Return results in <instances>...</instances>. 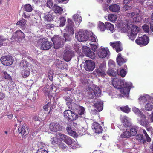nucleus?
Wrapping results in <instances>:
<instances>
[{
  "instance_id": "nucleus-1",
  "label": "nucleus",
  "mask_w": 153,
  "mask_h": 153,
  "mask_svg": "<svg viewBox=\"0 0 153 153\" xmlns=\"http://www.w3.org/2000/svg\"><path fill=\"white\" fill-rule=\"evenodd\" d=\"M118 85L120 87L116 88L120 90V91L122 94L127 96L129 94L132 86L131 83L125 82L124 80L119 79Z\"/></svg>"
},
{
  "instance_id": "nucleus-2",
  "label": "nucleus",
  "mask_w": 153,
  "mask_h": 153,
  "mask_svg": "<svg viewBox=\"0 0 153 153\" xmlns=\"http://www.w3.org/2000/svg\"><path fill=\"white\" fill-rule=\"evenodd\" d=\"M54 45V48L55 49H58L63 45L64 39L61 38L59 36H54L51 39Z\"/></svg>"
},
{
  "instance_id": "nucleus-3",
  "label": "nucleus",
  "mask_w": 153,
  "mask_h": 153,
  "mask_svg": "<svg viewBox=\"0 0 153 153\" xmlns=\"http://www.w3.org/2000/svg\"><path fill=\"white\" fill-rule=\"evenodd\" d=\"M63 115L65 118L68 120L73 121L77 118V114L70 110H66L63 112Z\"/></svg>"
},
{
  "instance_id": "nucleus-4",
  "label": "nucleus",
  "mask_w": 153,
  "mask_h": 153,
  "mask_svg": "<svg viewBox=\"0 0 153 153\" xmlns=\"http://www.w3.org/2000/svg\"><path fill=\"white\" fill-rule=\"evenodd\" d=\"M101 94V91L98 87H95L94 90L91 87L89 89L88 95L90 98H93L95 97H97L100 96Z\"/></svg>"
},
{
  "instance_id": "nucleus-5",
  "label": "nucleus",
  "mask_w": 153,
  "mask_h": 153,
  "mask_svg": "<svg viewBox=\"0 0 153 153\" xmlns=\"http://www.w3.org/2000/svg\"><path fill=\"white\" fill-rule=\"evenodd\" d=\"M74 55L73 51L69 48H66L64 51L63 56V59L66 62H69L71 60L72 58Z\"/></svg>"
},
{
  "instance_id": "nucleus-6",
  "label": "nucleus",
  "mask_w": 153,
  "mask_h": 153,
  "mask_svg": "<svg viewBox=\"0 0 153 153\" xmlns=\"http://www.w3.org/2000/svg\"><path fill=\"white\" fill-rule=\"evenodd\" d=\"M40 49L42 50H48L50 49L52 46V43L43 38L39 41Z\"/></svg>"
},
{
  "instance_id": "nucleus-7",
  "label": "nucleus",
  "mask_w": 153,
  "mask_h": 153,
  "mask_svg": "<svg viewBox=\"0 0 153 153\" xmlns=\"http://www.w3.org/2000/svg\"><path fill=\"white\" fill-rule=\"evenodd\" d=\"M1 63L4 66H9L11 65L14 61L13 57L9 55L4 56L0 59Z\"/></svg>"
},
{
  "instance_id": "nucleus-8",
  "label": "nucleus",
  "mask_w": 153,
  "mask_h": 153,
  "mask_svg": "<svg viewBox=\"0 0 153 153\" xmlns=\"http://www.w3.org/2000/svg\"><path fill=\"white\" fill-rule=\"evenodd\" d=\"M50 131L52 132H56L61 131L62 126L58 122H51L49 125Z\"/></svg>"
},
{
  "instance_id": "nucleus-9",
  "label": "nucleus",
  "mask_w": 153,
  "mask_h": 153,
  "mask_svg": "<svg viewBox=\"0 0 153 153\" xmlns=\"http://www.w3.org/2000/svg\"><path fill=\"white\" fill-rule=\"evenodd\" d=\"M149 38L145 35H144L143 37L138 38L135 40L136 43L139 45H146L149 42Z\"/></svg>"
},
{
  "instance_id": "nucleus-10",
  "label": "nucleus",
  "mask_w": 153,
  "mask_h": 153,
  "mask_svg": "<svg viewBox=\"0 0 153 153\" xmlns=\"http://www.w3.org/2000/svg\"><path fill=\"white\" fill-rule=\"evenodd\" d=\"M18 132L19 134L24 138L29 134V129L26 125H23L19 128Z\"/></svg>"
},
{
  "instance_id": "nucleus-11",
  "label": "nucleus",
  "mask_w": 153,
  "mask_h": 153,
  "mask_svg": "<svg viewBox=\"0 0 153 153\" xmlns=\"http://www.w3.org/2000/svg\"><path fill=\"white\" fill-rule=\"evenodd\" d=\"M140 118L137 119V123L143 127H147L149 124V122L146 119V116L144 114L139 116Z\"/></svg>"
},
{
  "instance_id": "nucleus-12",
  "label": "nucleus",
  "mask_w": 153,
  "mask_h": 153,
  "mask_svg": "<svg viewBox=\"0 0 153 153\" xmlns=\"http://www.w3.org/2000/svg\"><path fill=\"white\" fill-rule=\"evenodd\" d=\"M76 38L79 41L83 42L87 41L88 37L84 31H79L76 33Z\"/></svg>"
},
{
  "instance_id": "nucleus-13",
  "label": "nucleus",
  "mask_w": 153,
  "mask_h": 153,
  "mask_svg": "<svg viewBox=\"0 0 153 153\" xmlns=\"http://www.w3.org/2000/svg\"><path fill=\"white\" fill-rule=\"evenodd\" d=\"M57 135L60 137L63 141L69 146L71 145L72 144L74 140L71 138L60 133H58Z\"/></svg>"
},
{
  "instance_id": "nucleus-14",
  "label": "nucleus",
  "mask_w": 153,
  "mask_h": 153,
  "mask_svg": "<svg viewBox=\"0 0 153 153\" xmlns=\"http://www.w3.org/2000/svg\"><path fill=\"white\" fill-rule=\"evenodd\" d=\"M95 67V64L92 60H86L85 61L84 68L87 71H92Z\"/></svg>"
},
{
  "instance_id": "nucleus-15",
  "label": "nucleus",
  "mask_w": 153,
  "mask_h": 153,
  "mask_svg": "<svg viewBox=\"0 0 153 153\" xmlns=\"http://www.w3.org/2000/svg\"><path fill=\"white\" fill-rule=\"evenodd\" d=\"M83 51L86 56L91 58L92 59H94L95 57V53L91 51L90 48L87 46L83 47Z\"/></svg>"
},
{
  "instance_id": "nucleus-16",
  "label": "nucleus",
  "mask_w": 153,
  "mask_h": 153,
  "mask_svg": "<svg viewBox=\"0 0 153 153\" xmlns=\"http://www.w3.org/2000/svg\"><path fill=\"white\" fill-rule=\"evenodd\" d=\"M108 48H101L98 51V55L101 58H104L106 57L109 52Z\"/></svg>"
},
{
  "instance_id": "nucleus-17",
  "label": "nucleus",
  "mask_w": 153,
  "mask_h": 153,
  "mask_svg": "<svg viewBox=\"0 0 153 153\" xmlns=\"http://www.w3.org/2000/svg\"><path fill=\"white\" fill-rule=\"evenodd\" d=\"M12 38L14 39H17L19 41L25 38V35L21 30H17L12 36Z\"/></svg>"
},
{
  "instance_id": "nucleus-18",
  "label": "nucleus",
  "mask_w": 153,
  "mask_h": 153,
  "mask_svg": "<svg viewBox=\"0 0 153 153\" xmlns=\"http://www.w3.org/2000/svg\"><path fill=\"white\" fill-rule=\"evenodd\" d=\"M110 45L113 48L115 49L117 52H120L123 50V49L120 41L111 42L110 43Z\"/></svg>"
},
{
  "instance_id": "nucleus-19",
  "label": "nucleus",
  "mask_w": 153,
  "mask_h": 153,
  "mask_svg": "<svg viewBox=\"0 0 153 153\" xmlns=\"http://www.w3.org/2000/svg\"><path fill=\"white\" fill-rule=\"evenodd\" d=\"M92 128L96 133H100L102 131V128L101 125L96 122L93 123L92 126Z\"/></svg>"
},
{
  "instance_id": "nucleus-20",
  "label": "nucleus",
  "mask_w": 153,
  "mask_h": 153,
  "mask_svg": "<svg viewBox=\"0 0 153 153\" xmlns=\"http://www.w3.org/2000/svg\"><path fill=\"white\" fill-rule=\"evenodd\" d=\"M121 122L125 128L130 127L131 125V123L128 120V118L126 116H124L122 118Z\"/></svg>"
},
{
  "instance_id": "nucleus-21",
  "label": "nucleus",
  "mask_w": 153,
  "mask_h": 153,
  "mask_svg": "<svg viewBox=\"0 0 153 153\" xmlns=\"http://www.w3.org/2000/svg\"><path fill=\"white\" fill-rule=\"evenodd\" d=\"M108 9L111 12L118 13L119 12L120 7L117 4H112L108 7Z\"/></svg>"
},
{
  "instance_id": "nucleus-22",
  "label": "nucleus",
  "mask_w": 153,
  "mask_h": 153,
  "mask_svg": "<svg viewBox=\"0 0 153 153\" xmlns=\"http://www.w3.org/2000/svg\"><path fill=\"white\" fill-rule=\"evenodd\" d=\"M116 60L118 65L120 66H121L126 61V59H124L122 57L120 53H118Z\"/></svg>"
},
{
  "instance_id": "nucleus-23",
  "label": "nucleus",
  "mask_w": 153,
  "mask_h": 153,
  "mask_svg": "<svg viewBox=\"0 0 153 153\" xmlns=\"http://www.w3.org/2000/svg\"><path fill=\"white\" fill-rule=\"evenodd\" d=\"M105 29L110 31V32L112 33L114 31V25L108 22H105Z\"/></svg>"
},
{
  "instance_id": "nucleus-24",
  "label": "nucleus",
  "mask_w": 153,
  "mask_h": 153,
  "mask_svg": "<svg viewBox=\"0 0 153 153\" xmlns=\"http://www.w3.org/2000/svg\"><path fill=\"white\" fill-rule=\"evenodd\" d=\"M94 106L98 111H101L103 109V102L101 101H97L94 104Z\"/></svg>"
},
{
  "instance_id": "nucleus-25",
  "label": "nucleus",
  "mask_w": 153,
  "mask_h": 153,
  "mask_svg": "<svg viewBox=\"0 0 153 153\" xmlns=\"http://www.w3.org/2000/svg\"><path fill=\"white\" fill-rule=\"evenodd\" d=\"M27 21L24 19H22L19 20L16 23L17 25H19L20 27L22 29H25V28Z\"/></svg>"
},
{
  "instance_id": "nucleus-26",
  "label": "nucleus",
  "mask_w": 153,
  "mask_h": 153,
  "mask_svg": "<svg viewBox=\"0 0 153 153\" xmlns=\"http://www.w3.org/2000/svg\"><path fill=\"white\" fill-rule=\"evenodd\" d=\"M94 72L95 74L99 77L101 76L103 77H104L106 75L105 71L101 69L100 70L99 69H96L95 70Z\"/></svg>"
},
{
  "instance_id": "nucleus-27",
  "label": "nucleus",
  "mask_w": 153,
  "mask_h": 153,
  "mask_svg": "<svg viewBox=\"0 0 153 153\" xmlns=\"http://www.w3.org/2000/svg\"><path fill=\"white\" fill-rule=\"evenodd\" d=\"M53 10L56 13L61 14L62 13L63 9L59 6L57 5L56 4L54 5V7Z\"/></svg>"
},
{
  "instance_id": "nucleus-28",
  "label": "nucleus",
  "mask_w": 153,
  "mask_h": 153,
  "mask_svg": "<svg viewBox=\"0 0 153 153\" xmlns=\"http://www.w3.org/2000/svg\"><path fill=\"white\" fill-rule=\"evenodd\" d=\"M127 27L128 29L129 30L131 29V33H132V30L134 31L133 33H135V32H136V30H137V33L139 31V28L137 26L134 25H130V26H129V25H127Z\"/></svg>"
},
{
  "instance_id": "nucleus-29",
  "label": "nucleus",
  "mask_w": 153,
  "mask_h": 153,
  "mask_svg": "<svg viewBox=\"0 0 153 153\" xmlns=\"http://www.w3.org/2000/svg\"><path fill=\"white\" fill-rule=\"evenodd\" d=\"M131 137L130 131L126 130L123 132L120 136V137L122 138H129Z\"/></svg>"
},
{
  "instance_id": "nucleus-30",
  "label": "nucleus",
  "mask_w": 153,
  "mask_h": 153,
  "mask_svg": "<svg viewBox=\"0 0 153 153\" xmlns=\"http://www.w3.org/2000/svg\"><path fill=\"white\" fill-rule=\"evenodd\" d=\"M118 70L117 71L114 70L113 69H109L107 71V74L111 76H115L117 74H118Z\"/></svg>"
},
{
  "instance_id": "nucleus-31",
  "label": "nucleus",
  "mask_w": 153,
  "mask_h": 153,
  "mask_svg": "<svg viewBox=\"0 0 153 153\" xmlns=\"http://www.w3.org/2000/svg\"><path fill=\"white\" fill-rule=\"evenodd\" d=\"M52 107L51 106V104L50 102H48L43 107V109L44 111H47L48 110V108H49V111L48 112V114L52 110Z\"/></svg>"
},
{
  "instance_id": "nucleus-32",
  "label": "nucleus",
  "mask_w": 153,
  "mask_h": 153,
  "mask_svg": "<svg viewBox=\"0 0 153 153\" xmlns=\"http://www.w3.org/2000/svg\"><path fill=\"white\" fill-rule=\"evenodd\" d=\"M119 79L117 78H114L112 80V84L115 88H119L120 87L118 85Z\"/></svg>"
},
{
  "instance_id": "nucleus-33",
  "label": "nucleus",
  "mask_w": 153,
  "mask_h": 153,
  "mask_svg": "<svg viewBox=\"0 0 153 153\" xmlns=\"http://www.w3.org/2000/svg\"><path fill=\"white\" fill-rule=\"evenodd\" d=\"M138 129V128L136 126H134L131 128L130 132V135L132 136H134L137 133V132Z\"/></svg>"
},
{
  "instance_id": "nucleus-34",
  "label": "nucleus",
  "mask_w": 153,
  "mask_h": 153,
  "mask_svg": "<svg viewBox=\"0 0 153 153\" xmlns=\"http://www.w3.org/2000/svg\"><path fill=\"white\" fill-rule=\"evenodd\" d=\"M24 10L27 12H31L33 10L31 5L29 4H27L24 6Z\"/></svg>"
},
{
  "instance_id": "nucleus-35",
  "label": "nucleus",
  "mask_w": 153,
  "mask_h": 153,
  "mask_svg": "<svg viewBox=\"0 0 153 153\" xmlns=\"http://www.w3.org/2000/svg\"><path fill=\"white\" fill-rule=\"evenodd\" d=\"M108 18L110 21L114 22L117 20V16L115 14H109L108 16Z\"/></svg>"
},
{
  "instance_id": "nucleus-36",
  "label": "nucleus",
  "mask_w": 153,
  "mask_h": 153,
  "mask_svg": "<svg viewBox=\"0 0 153 153\" xmlns=\"http://www.w3.org/2000/svg\"><path fill=\"white\" fill-rule=\"evenodd\" d=\"M98 27L100 30L104 31L105 30V23L104 24L101 22H99L98 24Z\"/></svg>"
},
{
  "instance_id": "nucleus-37",
  "label": "nucleus",
  "mask_w": 153,
  "mask_h": 153,
  "mask_svg": "<svg viewBox=\"0 0 153 153\" xmlns=\"http://www.w3.org/2000/svg\"><path fill=\"white\" fill-rule=\"evenodd\" d=\"M119 108L121 111L125 113H128L130 111V108L128 106L120 107Z\"/></svg>"
},
{
  "instance_id": "nucleus-38",
  "label": "nucleus",
  "mask_w": 153,
  "mask_h": 153,
  "mask_svg": "<svg viewBox=\"0 0 153 153\" xmlns=\"http://www.w3.org/2000/svg\"><path fill=\"white\" fill-rule=\"evenodd\" d=\"M22 76L25 78L28 77L30 74V72L28 70H24L21 73Z\"/></svg>"
},
{
  "instance_id": "nucleus-39",
  "label": "nucleus",
  "mask_w": 153,
  "mask_h": 153,
  "mask_svg": "<svg viewBox=\"0 0 153 153\" xmlns=\"http://www.w3.org/2000/svg\"><path fill=\"white\" fill-rule=\"evenodd\" d=\"M64 99L65 100L66 105L70 107V106L71 105V102L73 100L69 96L64 97Z\"/></svg>"
},
{
  "instance_id": "nucleus-40",
  "label": "nucleus",
  "mask_w": 153,
  "mask_h": 153,
  "mask_svg": "<svg viewBox=\"0 0 153 153\" xmlns=\"http://www.w3.org/2000/svg\"><path fill=\"white\" fill-rule=\"evenodd\" d=\"M28 62L25 60H22L20 63V66L23 69L26 68L28 67Z\"/></svg>"
},
{
  "instance_id": "nucleus-41",
  "label": "nucleus",
  "mask_w": 153,
  "mask_h": 153,
  "mask_svg": "<svg viewBox=\"0 0 153 153\" xmlns=\"http://www.w3.org/2000/svg\"><path fill=\"white\" fill-rule=\"evenodd\" d=\"M45 20L48 21H51L52 20L53 17L52 15L48 13H45L44 17Z\"/></svg>"
},
{
  "instance_id": "nucleus-42",
  "label": "nucleus",
  "mask_w": 153,
  "mask_h": 153,
  "mask_svg": "<svg viewBox=\"0 0 153 153\" xmlns=\"http://www.w3.org/2000/svg\"><path fill=\"white\" fill-rule=\"evenodd\" d=\"M133 31H133V30H132V33H131L130 34L129 36V37L130 39L132 41H133L134 40L136 37V36L137 34V30H136V32H135V33H133Z\"/></svg>"
},
{
  "instance_id": "nucleus-43",
  "label": "nucleus",
  "mask_w": 153,
  "mask_h": 153,
  "mask_svg": "<svg viewBox=\"0 0 153 153\" xmlns=\"http://www.w3.org/2000/svg\"><path fill=\"white\" fill-rule=\"evenodd\" d=\"M133 111L137 115H138L139 116H140L142 114H143V113L138 108L134 107L132 109Z\"/></svg>"
},
{
  "instance_id": "nucleus-44",
  "label": "nucleus",
  "mask_w": 153,
  "mask_h": 153,
  "mask_svg": "<svg viewBox=\"0 0 153 153\" xmlns=\"http://www.w3.org/2000/svg\"><path fill=\"white\" fill-rule=\"evenodd\" d=\"M74 20L76 22H78V23L79 24L82 21V18L81 16H79V15H74Z\"/></svg>"
},
{
  "instance_id": "nucleus-45",
  "label": "nucleus",
  "mask_w": 153,
  "mask_h": 153,
  "mask_svg": "<svg viewBox=\"0 0 153 153\" xmlns=\"http://www.w3.org/2000/svg\"><path fill=\"white\" fill-rule=\"evenodd\" d=\"M127 73L126 69L124 70V69L122 68L120 70L118 74L120 75L121 77H123L125 76Z\"/></svg>"
},
{
  "instance_id": "nucleus-46",
  "label": "nucleus",
  "mask_w": 153,
  "mask_h": 153,
  "mask_svg": "<svg viewBox=\"0 0 153 153\" xmlns=\"http://www.w3.org/2000/svg\"><path fill=\"white\" fill-rule=\"evenodd\" d=\"M46 5L47 7L51 9H53L54 7L53 2L52 0L48 1L46 3Z\"/></svg>"
},
{
  "instance_id": "nucleus-47",
  "label": "nucleus",
  "mask_w": 153,
  "mask_h": 153,
  "mask_svg": "<svg viewBox=\"0 0 153 153\" xmlns=\"http://www.w3.org/2000/svg\"><path fill=\"white\" fill-rule=\"evenodd\" d=\"M153 108V105L150 103H147L145 105V109L148 111H151Z\"/></svg>"
},
{
  "instance_id": "nucleus-48",
  "label": "nucleus",
  "mask_w": 153,
  "mask_h": 153,
  "mask_svg": "<svg viewBox=\"0 0 153 153\" xmlns=\"http://www.w3.org/2000/svg\"><path fill=\"white\" fill-rule=\"evenodd\" d=\"M3 73L4 74V77L5 79L8 80H11L12 78L11 76L8 74L6 71H3Z\"/></svg>"
},
{
  "instance_id": "nucleus-49",
  "label": "nucleus",
  "mask_w": 153,
  "mask_h": 153,
  "mask_svg": "<svg viewBox=\"0 0 153 153\" xmlns=\"http://www.w3.org/2000/svg\"><path fill=\"white\" fill-rule=\"evenodd\" d=\"M57 138L56 137H51L50 140L51 143L53 145H55L57 143Z\"/></svg>"
},
{
  "instance_id": "nucleus-50",
  "label": "nucleus",
  "mask_w": 153,
  "mask_h": 153,
  "mask_svg": "<svg viewBox=\"0 0 153 153\" xmlns=\"http://www.w3.org/2000/svg\"><path fill=\"white\" fill-rule=\"evenodd\" d=\"M148 96V95H146L145 96H141L139 98V100L140 101V102L145 103L147 101V100L146 97Z\"/></svg>"
},
{
  "instance_id": "nucleus-51",
  "label": "nucleus",
  "mask_w": 153,
  "mask_h": 153,
  "mask_svg": "<svg viewBox=\"0 0 153 153\" xmlns=\"http://www.w3.org/2000/svg\"><path fill=\"white\" fill-rule=\"evenodd\" d=\"M142 28L143 30L145 32H149V26L146 24L143 25L142 26Z\"/></svg>"
},
{
  "instance_id": "nucleus-52",
  "label": "nucleus",
  "mask_w": 153,
  "mask_h": 153,
  "mask_svg": "<svg viewBox=\"0 0 153 153\" xmlns=\"http://www.w3.org/2000/svg\"><path fill=\"white\" fill-rule=\"evenodd\" d=\"M60 25L61 26H64L65 24L66 21V19L65 17H61L60 18Z\"/></svg>"
},
{
  "instance_id": "nucleus-53",
  "label": "nucleus",
  "mask_w": 153,
  "mask_h": 153,
  "mask_svg": "<svg viewBox=\"0 0 153 153\" xmlns=\"http://www.w3.org/2000/svg\"><path fill=\"white\" fill-rule=\"evenodd\" d=\"M54 73L53 71L50 70L48 73V76L49 79L51 81H52L53 79V76Z\"/></svg>"
},
{
  "instance_id": "nucleus-54",
  "label": "nucleus",
  "mask_w": 153,
  "mask_h": 153,
  "mask_svg": "<svg viewBox=\"0 0 153 153\" xmlns=\"http://www.w3.org/2000/svg\"><path fill=\"white\" fill-rule=\"evenodd\" d=\"M64 37L65 39V41L64 40L63 41L64 42L65 41H70L71 40V38L70 37V35L67 33H65L64 34Z\"/></svg>"
},
{
  "instance_id": "nucleus-55",
  "label": "nucleus",
  "mask_w": 153,
  "mask_h": 153,
  "mask_svg": "<svg viewBox=\"0 0 153 153\" xmlns=\"http://www.w3.org/2000/svg\"><path fill=\"white\" fill-rule=\"evenodd\" d=\"M54 27V25L52 24H46L45 25V28L47 29H50Z\"/></svg>"
},
{
  "instance_id": "nucleus-56",
  "label": "nucleus",
  "mask_w": 153,
  "mask_h": 153,
  "mask_svg": "<svg viewBox=\"0 0 153 153\" xmlns=\"http://www.w3.org/2000/svg\"><path fill=\"white\" fill-rule=\"evenodd\" d=\"M59 147L61 149L64 150L66 147V146L62 142H60L58 144Z\"/></svg>"
},
{
  "instance_id": "nucleus-57",
  "label": "nucleus",
  "mask_w": 153,
  "mask_h": 153,
  "mask_svg": "<svg viewBox=\"0 0 153 153\" xmlns=\"http://www.w3.org/2000/svg\"><path fill=\"white\" fill-rule=\"evenodd\" d=\"M36 153H48V152L45 149L43 148H40L37 150Z\"/></svg>"
},
{
  "instance_id": "nucleus-58",
  "label": "nucleus",
  "mask_w": 153,
  "mask_h": 153,
  "mask_svg": "<svg viewBox=\"0 0 153 153\" xmlns=\"http://www.w3.org/2000/svg\"><path fill=\"white\" fill-rule=\"evenodd\" d=\"M143 135L142 134H138L136 136V139L139 140H141L143 139Z\"/></svg>"
},
{
  "instance_id": "nucleus-59",
  "label": "nucleus",
  "mask_w": 153,
  "mask_h": 153,
  "mask_svg": "<svg viewBox=\"0 0 153 153\" xmlns=\"http://www.w3.org/2000/svg\"><path fill=\"white\" fill-rule=\"evenodd\" d=\"M89 44L92 50L94 51H96L97 48V45H96L91 43H90Z\"/></svg>"
},
{
  "instance_id": "nucleus-60",
  "label": "nucleus",
  "mask_w": 153,
  "mask_h": 153,
  "mask_svg": "<svg viewBox=\"0 0 153 153\" xmlns=\"http://www.w3.org/2000/svg\"><path fill=\"white\" fill-rule=\"evenodd\" d=\"M131 6L128 5V4L124 5L123 7V9L125 11L128 10H130L131 8Z\"/></svg>"
},
{
  "instance_id": "nucleus-61",
  "label": "nucleus",
  "mask_w": 153,
  "mask_h": 153,
  "mask_svg": "<svg viewBox=\"0 0 153 153\" xmlns=\"http://www.w3.org/2000/svg\"><path fill=\"white\" fill-rule=\"evenodd\" d=\"M71 132L69 133V134L72 136L73 137H76L77 135V134L75 131H71Z\"/></svg>"
},
{
  "instance_id": "nucleus-62",
  "label": "nucleus",
  "mask_w": 153,
  "mask_h": 153,
  "mask_svg": "<svg viewBox=\"0 0 153 153\" xmlns=\"http://www.w3.org/2000/svg\"><path fill=\"white\" fill-rule=\"evenodd\" d=\"M97 38L94 35V36H91L90 38V40L93 42H96V41Z\"/></svg>"
},
{
  "instance_id": "nucleus-63",
  "label": "nucleus",
  "mask_w": 153,
  "mask_h": 153,
  "mask_svg": "<svg viewBox=\"0 0 153 153\" xmlns=\"http://www.w3.org/2000/svg\"><path fill=\"white\" fill-rule=\"evenodd\" d=\"M43 90L45 95H48V94H49L48 89L46 87H44Z\"/></svg>"
},
{
  "instance_id": "nucleus-64",
  "label": "nucleus",
  "mask_w": 153,
  "mask_h": 153,
  "mask_svg": "<svg viewBox=\"0 0 153 153\" xmlns=\"http://www.w3.org/2000/svg\"><path fill=\"white\" fill-rule=\"evenodd\" d=\"M135 14V13L133 12L127 14L126 16L128 17L133 18Z\"/></svg>"
}]
</instances>
